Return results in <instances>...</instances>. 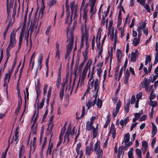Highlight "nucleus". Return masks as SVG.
<instances>
[{
  "label": "nucleus",
  "instance_id": "nucleus-1",
  "mask_svg": "<svg viewBox=\"0 0 158 158\" xmlns=\"http://www.w3.org/2000/svg\"><path fill=\"white\" fill-rule=\"evenodd\" d=\"M18 30L16 31H13L10 36V44L8 48L6 49V59L8 60L10 56V51L11 48L15 46L16 44V40L15 38V34Z\"/></svg>",
  "mask_w": 158,
  "mask_h": 158
},
{
  "label": "nucleus",
  "instance_id": "nucleus-2",
  "mask_svg": "<svg viewBox=\"0 0 158 158\" xmlns=\"http://www.w3.org/2000/svg\"><path fill=\"white\" fill-rule=\"evenodd\" d=\"M69 27L67 28V35L68 38L67 41H69L68 44L66 47V51L70 52L73 48L74 42V36L73 31H70Z\"/></svg>",
  "mask_w": 158,
  "mask_h": 158
},
{
  "label": "nucleus",
  "instance_id": "nucleus-3",
  "mask_svg": "<svg viewBox=\"0 0 158 158\" xmlns=\"http://www.w3.org/2000/svg\"><path fill=\"white\" fill-rule=\"evenodd\" d=\"M35 29V30L34 32V33L35 34V35H37L39 31V28H37V25H36L35 23H33L32 22H31V23L30 26L29 28V30L28 31H30V47L31 48L32 45V43L31 42V35L32 34V33L33 31V29Z\"/></svg>",
  "mask_w": 158,
  "mask_h": 158
},
{
  "label": "nucleus",
  "instance_id": "nucleus-4",
  "mask_svg": "<svg viewBox=\"0 0 158 158\" xmlns=\"http://www.w3.org/2000/svg\"><path fill=\"white\" fill-rule=\"evenodd\" d=\"M12 72V70H9L7 73L6 74L4 78V83L3 86L6 87V90L8 89V85L9 82L11 73Z\"/></svg>",
  "mask_w": 158,
  "mask_h": 158
},
{
  "label": "nucleus",
  "instance_id": "nucleus-5",
  "mask_svg": "<svg viewBox=\"0 0 158 158\" xmlns=\"http://www.w3.org/2000/svg\"><path fill=\"white\" fill-rule=\"evenodd\" d=\"M70 7L71 10V16H72L74 14V19L77 18L78 16L77 6L74 5V2H72L70 3Z\"/></svg>",
  "mask_w": 158,
  "mask_h": 158
},
{
  "label": "nucleus",
  "instance_id": "nucleus-6",
  "mask_svg": "<svg viewBox=\"0 0 158 158\" xmlns=\"http://www.w3.org/2000/svg\"><path fill=\"white\" fill-rule=\"evenodd\" d=\"M100 141L98 140L95 143L94 147V150L96 154H103V152L100 147Z\"/></svg>",
  "mask_w": 158,
  "mask_h": 158
},
{
  "label": "nucleus",
  "instance_id": "nucleus-7",
  "mask_svg": "<svg viewBox=\"0 0 158 158\" xmlns=\"http://www.w3.org/2000/svg\"><path fill=\"white\" fill-rule=\"evenodd\" d=\"M89 38V35L88 34L87 31L85 30V33H82V36L81 40V48L82 47L83 44V43L84 40H85V43L87 46H88L89 44L88 43Z\"/></svg>",
  "mask_w": 158,
  "mask_h": 158
},
{
  "label": "nucleus",
  "instance_id": "nucleus-8",
  "mask_svg": "<svg viewBox=\"0 0 158 158\" xmlns=\"http://www.w3.org/2000/svg\"><path fill=\"white\" fill-rule=\"evenodd\" d=\"M90 85L92 88L93 87H94L95 92H98L99 84L98 79H96L95 81L93 80L90 82Z\"/></svg>",
  "mask_w": 158,
  "mask_h": 158
},
{
  "label": "nucleus",
  "instance_id": "nucleus-9",
  "mask_svg": "<svg viewBox=\"0 0 158 158\" xmlns=\"http://www.w3.org/2000/svg\"><path fill=\"white\" fill-rule=\"evenodd\" d=\"M121 106V104L120 101V100H119L117 103L116 110H115L114 109L113 110V115L114 117H115L118 113Z\"/></svg>",
  "mask_w": 158,
  "mask_h": 158
},
{
  "label": "nucleus",
  "instance_id": "nucleus-10",
  "mask_svg": "<svg viewBox=\"0 0 158 158\" xmlns=\"http://www.w3.org/2000/svg\"><path fill=\"white\" fill-rule=\"evenodd\" d=\"M71 129V127L69 126L67 129V131L66 132L64 137V143L66 141V143H68L69 141V137L70 135V131Z\"/></svg>",
  "mask_w": 158,
  "mask_h": 158
},
{
  "label": "nucleus",
  "instance_id": "nucleus-11",
  "mask_svg": "<svg viewBox=\"0 0 158 158\" xmlns=\"http://www.w3.org/2000/svg\"><path fill=\"white\" fill-rule=\"evenodd\" d=\"M93 143L91 142L90 143L89 146H87L85 149V154L88 155H89L91 152L93 151Z\"/></svg>",
  "mask_w": 158,
  "mask_h": 158
},
{
  "label": "nucleus",
  "instance_id": "nucleus-12",
  "mask_svg": "<svg viewBox=\"0 0 158 158\" xmlns=\"http://www.w3.org/2000/svg\"><path fill=\"white\" fill-rule=\"evenodd\" d=\"M139 55L138 51L137 49H136L135 52H132L131 58V61L135 62L136 61V58Z\"/></svg>",
  "mask_w": 158,
  "mask_h": 158
},
{
  "label": "nucleus",
  "instance_id": "nucleus-13",
  "mask_svg": "<svg viewBox=\"0 0 158 158\" xmlns=\"http://www.w3.org/2000/svg\"><path fill=\"white\" fill-rule=\"evenodd\" d=\"M139 27H141V30L143 29V32L145 35L147 36L148 34V30L147 28L146 27V24L145 22L140 23Z\"/></svg>",
  "mask_w": 158,
  "mask_h": 158
},
{
  "label": "nucleus",
  "instance_id": "nucleus-14",
  "mask_svg": "<svg viewBox=\"0 0 158 158\" xmlns=\"http://www.w3.org/2000/svg\"><path fill=\"white\" fill-rule=\"evenodd\" d=\"M110 133H111L112 134L113 138L114 139L116 136V129L113 123H112L111 124L109 134Z\"/></svg>",
  "mask_w": 158,
  "mask_h": 158
},
{
  "label": "nucleus",
  "instance_id": "nucleus-15",
  "mask_svg": "<svg viewBox=\"0 0 158 158\" xmlns=\"http://www.w3.org/2000/svg\"><path fill=\"white\" fill-rule=\"evenodd\" d=\"M83 18L84 19H85V25L86 26V23L87 21V14L88 11V10L87 9V6H85L84 9H83Z\"/></svg>",
  "mask_w": 158,
  "mask_h": 158
},
{
  "label": "nucleus",
  "instance_id": "nucleus-16",
  "mask_svg": "<svg viewBox=\"0 0 158 158\" xmlns=\"http://www.w3.org/2000/svg\"><path fill=\"white\" fill-rule=\"evenodd\" d=\"M58 75L56 81V87L59 89L60 87V83L61 82V69H59L58 72Z\"/></svg>",
  "mask_w": 158,
  "mask_h": 158
},
{
  "label": "nucleus",
  "instance_id": "nucleus-17",
  "mask_svg": "<svg viewBox=\"0 0 158 158\" xmlns=\"http://www.w3.org/2000/svg\"><path fill=\"white\" fill-rule=\"evenodd\" d=\"M89 61L86 64L83 70V73L87 74L88 70L90 69V65L92 63V62L91 61L90 63H89Z\"/></svg>",
  "mask_w": 158,
  "mask_h": 158
},
{
  "label": "nucleus",
  "instance_id": "nucleus-18",
  "mask_svg": "<svg viewBox=\"0 0 158 158\" xmlns=\"http://www.w3.org/2000/svg\"><path fill=\"white\" fill-rule=\"evenodd\" d=\"M25 152V146L22 145L19 150V158H21L22 156L24 154Z\"/></svg>",
  "mask_w": 158,
  "mask_h": 158
},
{
  "label": "nucleus",
  "instance_id": "nucleus-19",
  "mask_svg": "<svg viewBox=\"0 0 158 158\" xmlns=\"http://www.w3.org/2000/svg\"><path fill=\"white\" fill-rule=\"evenodd\" d=\"M40 80L38 79L37 80V85L35 84V89L36 94H40Z\"/></svg>",
  "mask_w": 158,
  "mask_h": 158
},
{
  "label": "nucleus",
  "instance_id": "nucleus-20",
  "mask_svg": "<svg viewBox=\"0 0 158 158\" xmlns=\"http://www.w3.org/2000/svg\"><path fill=\"white\" fill-rule=\"evenodd\" d=\"M117 57L118 59V62H121L122 58V52L119 49H117Z\"/></svg>",
  "mask_w": 158,
  "mask_h": 158
},
{
  "label": "nucleus",
  "instance_id": "nucleus-21",
  "mask_svg": "<svg viewBox=\"0 0 158 158\" xmlns=\"http://www.w3.org/2000/svg\"><path fill=\"white\" fill-rule=\"evenodd\" d=\"M95 4L91 2L90 4V9L89 11L92 15L93 14H95L96 11V8H95L94 9Z\"/></svg>",
  "mask_w": 158,
  "mask_h": 158
},
{
  "label": "nucleus",
  "instance_id": "nucleus-22",
  "mask_svg": "<svg viewBox=\"0 0 158 158\" xmlns=\"http://www.w3.org/2000/svg\"><path fill=\"white\" fill-rule=\"evenodd\" d=\"M152 137H153L156 133L157 129L156 126L153 123H152Z\"/></svg>",
  "mask_w": 158,
  "mask_h": 158
},
{
  "label": "nucleus",
  "instance_id": "nucleus-23",
  "mask_svg": "<svg viewBox=\"0 0 158 158\" xmlns=\"http://www.w3.org/2000/svg\"><path fill=\"white\" fill-rule=\"evenodd\" d=\"M48 129H49V132L51 134V137L52 138V130L53 129V127L54 126V124L53 123V122H50L48 124Z\"/></svg>",
  "mask_w": 158,
  "mask_h": 158
},
{
  "label": "nucleus",
  "instance_id": "nucleus-24",
  "mask_svg": "<svg viewBox=\"0 0 158 158\" xmlns=\"http://www.w3.org/2000/svg\"><path fill=\"white\" fill-rule=\"evenodd\" d=\"M93 125L92 122H89V121L87 122L86 123V130L88 131L91 130L93 128Z\"/></svg>",
  "mask_w": 158,
  "mask_h": 158
},
{
  "label": "nucleus",
  "instance_id": "nucleus-25",
  "mask_svg": "<svg viewBox=\"0 0 158 158\" xmlns=\"http://www.w3.org/2000/svg\"><path fill=\"white\" fill-rule=\"evenodd\" d=\"M45 8V6L42 3L41 4L40 8V9L39 13V17H40L41 18L42 17L43 12Z\"/></svg>",
  "mask_w": 158,
  "mask_h": 158
},
{
  "label": "nucleus",
  "instance_id": "nucleus-26",
  "mask_svg": "<svg viewBox=\"0 0 158 158\" xmlns=\"http://www.w3.org/2000/svg\"><path fill=\"white\" fill-rule=\"evenodd\" d=\"M130 135L129 133L125 134L124 136V141H123L122 143H123L124 141L125 144L128 143L130 140Z\"/></svg>",
  "mask_w": 158,
  "mask_h": 158
},
{
  "label": "nucleus",
  "instance_id": "nucleus-27",
  "mask_svg": "<svg viewBox=\"0 0 158 158\" xmlns=\"http://www.w3.org/2000/svg\"><path fill=\"white\" fill-rule=\"evenodd\" d=\"M124 148V147L123 146H122L119 148L118 151L117 155L118 158H120L121 155L122 154H123L124 152L123 151Z\"/></svg>",
  "mask_w": 158,
  "mask_h": 158
},
{
  "label": "nucleus",
  "instance_id": "nucleus-28",
  "mask_svg": "<svg viewBox=\"0 0 158 158\" xmlns=\"http://www.w3.org/2000/svg\"><path fill=\"white\" fill-rule=\"evenodd\" d=\"M51 138H50V141L49 144V146L47 151V154L48 153L49 155H51L52 152V150L53 148V145L52 143H51Z\"/></svg>",
  "mask_w": 158,
  "mask_h": 158
},
{
  "label": "nucleus",
  "instance_id": "nucleus-29",
  "mask_svg": "<svg viewBox=\"0 0 158 158\" xmlns=\"http://www.w3.org/2000/svg\"><path fill=\"white\" fill-rule=\"evenodd\" d=\"M96 103V102L94 101L93 102L91 101H89L86 105V106L88 107V109L89 110L91 107L94 106Z\"/></svg>",
  "mask_w": 158,
  "mask_h": 158
},
{
  "label": "nucleus",
  "instance_id": "nucleus-30",
  "mask_svg": "<svg viewBox=\"0 0 158 158\" xmlns=\"http://www.w3.org/2000/svg\"><path fill=\"white\" fill-rule=\"evenodd\" d=\"M25 30V28L23 27L22 28V29L21 32L20 34L19 38V48H20L21 46V44L22 41V39H23V35H22V32L23 31H24Z\"/></svg>",
  "mask_w": 158,
  "mask_h": 158
},
{
  "label": "nucleus",
  "instance_id": "nucleus-31",
  "mask_svg": "<svg viewBox=\"0 0 158 158\" xmlns=\"http://www.w3.org/2000/svg\"><path fill=\"white\" fill-rule=\"evenodd\" d=\"M69 15H67L65 20V23L68 24L69 26L72 23V17L71 16L70 19L69 18Z\"/></svg>",
  "mask_w": 158,
  "mask_h": 158
},
{
  "label": "nucleus",
  "instance_id": "nucleus-32",
  "mask_svg": "<svg viewBox=\"0 0 158 158\" xmlns=\"http://www.w3.org/2000/svg\"><path fill=\"white\" fill-rule=\"evenodd\" d=\"M140 39L137 38H134L133 39V44L135 46H137L139 43Z\"/></svg>",
  "mask_w": 158,
  "mask_h": 158
},
{
  "label": "nucleus",
  "instance_id": "nucleus-33",
  "mask_svg": "<svg viewBox=\"0 0 158 158\" xmlns=\"http://www.w3.org/2000/svg\"><path fill=\"white\" fill-rule=\"evenodd\" d=\"M157 102L156 101H153L152 100H150L149 101V104L152 107H155L157 106Z\"/></svg>",
  "mask_w": 158,
  "mask_h": 158
},
{
  "label": "nucleus",
  "instance_id": "nucleus-34",
  "mask_svg": "<svg viewBox=\"0 0 158 158\" xmlns=\"http://www.w3.org/2000/svg\"><path fill=\"white\" fill-rule=\"evenodd\" d=\"M45 98H43L41 102L40 103L39 105H38L37 106V107L38 109H41L43 108V106L44 105V101H45Z\"/></svg>",
  "mask_w": 158,
  "mask_h": 158
},
{
  "label": "nucleus",
  "instance_id": "nucleus-35",
  "mask_svg": "<svg viewBox=\"0 0 158 158\" xmlns=\"http://www.w3.org/2000/svg\"><path fill=\"white\" fill-rule=\"evenodd\" d=\"M143 83L144 85V88H145L148 86L150 85V81L148 80L146 78H144L143 81Z\"/></svg>",
  "mask_w": 158,
  "mask_h": 158
},
{
  "label": "nucleus",
  "instance_id": "nucleus-36",
  "mask_svg": "<svg viewBox=\"0 0 158 158\" xmlns=\"http://www.w3.org/2000/svg\"><path fill=\"white\" fill-rule=\"evenodd\" d=\"M135 152L138 156V158H142L141 156V150L138 148H136L135 149Z\"/></svg>",
  "mask_w": 158,
  "mask_h": 158
},
{
  "label": "nucleus",
  "instance_id": "nucleus-37",
  "mask_svg": "<svg viewBox=\"0 0 158 158\" xmlns=\"http://www.w3.org/2000/svg\"><path fill=\"white\" fill-rule=\"evenodd\" d=\"M86 77V74L82 73L81 76L79 80L81 81V83L84 82V79Z\"/></svg>",
  "mask_w": 158,
  "mask_h": 158
},
{
  "label": "nucleus",
  "instance_id": "nucleus-38",
  "mask_svg": "<svg viewBox=\"0 0 158 158\" xmlns=\"http://www.w3.org/2000/svg\"><path fill=\"white\" fill-rule=\"evenodd\" d=\"M130 102H127L124 106V110L126 113L128 112L129 110V107L130 106Z\"/></svg>",
  "mask_w": 158,
  "mask_h": 158
},
{
  "label": "nucleus",
  "instance_id": "nucleus-39",
  "mask_svg": "<svg viewBox=\"0 0 158 158\" xmlns=\"http://www.w3.org/2000/svg\"><path fill=\"white\" fill-rule=\"evenodd\" d=\"M93 138H95L97 136L98 134V130L97 129L93 128Z\"/></svg>",
  "mask_w": 158,
  "mask_h": 158
},
{
  "label": "nucleus",
  "instance_id": "nucleus-40",
  "mask_svg": "<svg viewBox=\"0 0 158 158\" xmlns=\"http://www.w3.org/2000/svg\"><path fill=\"white\" fill-rule=\"evenodd\" d=\"M154 89H153L151 92L149 97L150 100H152L155 98L156 96L155 94H153Z\"/></svg>",
  "mask_w": 158,
  "mask_h": 158
},
{
  "label": "nucleus",
  "instance_id": "nucleus-41",
  "mask_svg": "<svg viewBox=\"0 0 158 158\" xmlns=\"http://www.w3.org/2000/svg\"><path fill=\"white\" fill-rule=\"evenodd\" d=\"M98 108H101L102 105V101L101 99H100L99 98H98V101L96 103Z\"/></svg>",
  "mask_w": 158,
  "mask_h": 158
},
{
  "label": "nucleus",
  "instance_id": "nucleus-42",
  "mask_svg": "<svg viewBox=\"0 0 158 158\" xmlns=\"http://www.w3.org/2000/svg\"><path fill=\"white\" fill-rule=\"evenodd\" d=\"M18 105H21L22 104V98L21 96L20 95L19 92H18Z\"/></svg>",
  "mask_w": 158,
  "mask_h": 158
},
{
  "label": "nucleus",
  "instance_id": "nucleus-43",
  "mask_svg": "<svg viewBox=\"0 0 158 158\" xmlns=\"http://www.w3.org/2000/svg\"><path fill=\"white\" fill-rule=\"evenodd\" d=\"M43 60V54L40 53L39 54L38 59V63H42Z\"/></svg>",
  "mask_w": 158,
  "mask_h": 158
},
{
  "label": "nucleus",
  "instance_id": "nucleus-44",
  "mask_svg": "<svg viewBox=\"0 0 158 158\" xmlns=\"http://www.w3.org/2000/svg\"><path fill=\"white\" fill-rule=\"evenodd\" d=\"M56 1L55 0H51L50 1L48 4V6L49 7L54 5L56 4Z\"/></svg>",
  "mask_w": 158,
  "mask_h": 158
},
{
  "label": "nucleus",
  "instance_id": "nucleus-45",
  "mask_svg": "<svg viewBox=\"0 0 158 158\" xmlns=\"http://www.w3.org/2000/svg\"><path fill=\"white\" fill-rule=\"evenodd\" d=\"M16 6H14L12 15V17L13 18L14 20L15 19V17L16 14Z\"/></svg>",
  "mask_w": 158,
  "mask_h": 158
},
{
  "label": "nucleus",
  "instance_id": "nucleus-46",
  "mask_svg": "<svg viewBox=\"0 0 158 158\" xmlns=\"http://www.w3.org/2000/svg\"><path fill=\"white\" fill-rule=\"evenodd\" d=\"M47 138L46 137H45L44 139V143L43 144V145L42 146V148L41 149V153H43V149L44 148V147H45V146L46 145V143H47Z\"/></svg>",
  "mask_w": 158,
  "mask_h": 158
},
{
  "label": "nucleus",
  "instance_id": "nucleus-47",
  "mask_svg": "<svg viewBox=\"0 0 158 158\" xmlns=\"http://www.w3.org/2000/svg\"><path fill=\"white\" fill-rule=\"evenodd\" d=\"M137 31L138 33V38L140 39V38L141 35L142 33V31L141 27H138L137 29Z\"/></svg>",
  "mask_w": 158,
  "mask_h": 158
},
{
  "label": "nucleus",
  "instance_id": "nucleus-48",
  "mask_svg": "<svg viewBox=\"0 0 158 158\" xmlns=\"http://www.w3.org/2000/svg\"><path fill=\"white\" fill-rule=\"evenodd\" d=\"M153 85H150L149 86H147L145 88V90L147 92H150L151 90L152 91L153 89Z\"/></svg>",
  "mask_w": 158,
  "mask_h": 158
},
{
  "label": "nucleus",
  "instance_id": "nucleus-49",
  "mask_svg": "<svg viewBox=\"0 0 158 158\" xmlns=\"http://www.w3.org/2000/svg\"><path fill=\"white\" fill-rule=\"evenodd\" d=\"M60 52H56L55 57L58 60L60 59Z\"/></svg>",
  "mask_w": 158,
  "mask_h": 158
},
{
  "label": "nucleus",
  "instance_id": "nucleus-50",
  "mask_svg": "<svg viewBox=\"0 0 158 158\" xmlns=\"http://www.w3.org/2000/svg\"><path fill=\"white\" fill-rule=\"evenodd\" d=\"M83 55L84 57V60L86 61L87 60V50L85 49V52L83 53Z\"/></svg>",
  "mask_w": 158,
  "mask_h": 158
},
{
  "label": "nucleus",
  "instance_id": "nucleus-51",
  "mask_svg": "<svg viewBox=\"0 0 158 158\" xmlns=\"http://www.w3.org/2000/svg\"><path fill=\"white\" fill-rule=\"evenodd\" d=\"M86 61V60H84L80 64L79 68V71L81 72V71L82 68H83L84 65L85 64Z\"/></svg>",
  "mask_w": 158,
  "mask_h": 158
},
{
  "label": "nucleus",
  "instance_id": "nucleus-52",
  "mask_svg": "<svg viewBox=\"0 0 158 158\" xmlns=\"http://www.w3.org/2000/svg\"><path fill=\"white\" fill-rule=\"evenodd\" d=\"M48 85L47 84H45L44 85L43 88V94L44 95H45L47 92V88Z\"/></svg>",
  "mask_w": 158,
  "mask_h": 158
},
{
  "label": "nucleus",
  "instance_id": "nucleus-53",
  "mask_svg": "<svg viewBox=\"0 0 158 158\" xmlns=\"http://www.w3.org/2000/svg\"><path fill=\"white\" fill-rule=\"evenodd\" d=\"M143 6H144V8L148 12H151V10L150 8V7L148 4H146Z\"/></svg>",
  "mask_w": 158,
  "mask_h": 158
},
{
  "label": "nucleus",
  "instance_id": "nucleus-54",
  "mask_svg": "<svg viewBox=\"0 0 158 158\" xmlns=\"http://www.w3.org/2000/svg\"><path fill=\"white\" fill-rule=\"evenodd\" d=\"M108 35H110V37L111 40H113L114 38V31H112V33H111L110 32H108Z\"/></svg>",
  "mask_w": 158,
  "mask_h": 158
},
{
  "label": "nucleus",
  "instance_id": "nucleus-55",
  "mask_svg": "<svg viewBox=\"0 0 158 158\" xmlns=\"http://www.w3.org/2000/svg\"><path fill=\"white\" fill-rule=\"evenodd\" d=\"M130 76V75L129 72L128 70H127L125 74L124 78L128 79Z\"/></svg>",
  "mask_w": 158,
  "mask_h": 158
},
{
  "label": "nucleus",
  "instance_id": "nucleus-56",
  "mask_svg": "<svg viewBox=\"0 0 158 158\" xmlns=\"http://www.w3.org/2000/svg\"><path fill=\"white\" fill-rule=\"evenodd\" d=\"M118 30L120 31H121V38H123L124 36V30L122 28H119L118 29Z\"/></svg>",
  "mask_w": 158,
  "mask_h": 158
},
{
  "label": "nucleus",
  "instance_id": "nucleus-57",
  "mask_svg": "<svg viewBox=\"0 0 158 158\" xmlns=\"http://www.w3.org/2000/svg\"><path fill=\"white\" fill-rule=\"evenodd\" d=\"M97 74L99 77H101V73L102 72V69L101 68H99L97 69Z\"/></svg>",
  "mask_w": 158,
  "mask_h": 158
},
{
  "label": "nucleus",
  "instance_id": "nucleus-58",
  "mask_svg": "<svg viewBox=\"0 0 158 158\" xmlns=\"http://www.w3.org/2000/svg\"><path fill=\"white\" fill-rule=\"evenodd\" d=\"M119 64H118L117 65V67L115 68V77L116 76H117L118 73V70L119 69Z\"/></svg>",
  "mask_w": 158,
  "mask_h": 158
},
{
  "label": "nucleus",
  "instance_id": "nucleus-59",
  "mask_svg": "<svg viewBox=\"0 0 158 158\" xmlns=\"http://www.w3.org/2000/svg\"><path fill=\"white\" fill-rule=\"evenodd\" d=\"M66 130V128L65 127H64L62 129V130L60 134V137L62 138L63 135L65 132V131Z\"/></svg>",
  "mask_w": 158,
  "mask_h": 158
},
{
  "label": "nucleus",
  "instance_id": "nucleus-60",
  "mask_svg": "<svg viewBox=\"0 0 158 158\" xmlns=\"http://www.w3.org/2000/svg\"><path fill=\"white\" fill-rule=\"evenodd\" d=\"M142 146L143 147L148 148V143L145 141H142Z\"/></svg>",
  "mask_w": 158,
  "mask_h": 158
},
{
  "label": "nucleus",
  "instance_id": "nucleus-61",
  "mask_svg": "<svg viewBox=\"0 0 158 158\" xmlns=\"http://www.w3.org/2000/svg\"><path fill=\"white\" fill-rule=\"evenodd\" d=\"M135 96L134 95H132L131 98V101L130 102L131 104H134L135 101Z\"/></svg>",
  "mask_w": 158,
  "mask_h": 158
},
{
  "label": "nucleus",
  "instance_id": "nucleus-62",
  "mask_svg": "<svg viewBox=\"0 0 158 158\" xmlns=\"http://www.w3.org/2000/svg\"><path fill=\"white\" fill-rule=\"evenodd\" d=\"M147 118V116L146 114H144L140 118L139 121H144Z\"/></svg>",
  "mask_w": 158,
  "mask_h": 158
},
{
  "label": "nucleus",
  "instance_id": "nucleus-63",
  "mask_svg": "<svg viewBox=\"0 0 158 158\" xmlns=\"http://www.w3.org/2000/svg\"><path fill=\"white\" fill-rule=\"evenodd\" d=\"M142 95V92H139L138 94L136 95V97L137 99H139L141 98Z\"/></svg>",
  "mask_w": 158,
  "mask_h": 158
},
{
  "label": "nucleus",
  "instance_id": "nucleus-64",
  "mask_svg": "<svg viewBox=\"0 0 158 158\" xmlns=\"http://www.w3.org/2000/svg\"><path fill=\"white\" fill-rule=\"evenodd\" d=\"M135 0H130L129 7H133L134 6Z\"/></svg>",
  "mask_w": 158,
  "mask_h": 158
}]
</instances>
